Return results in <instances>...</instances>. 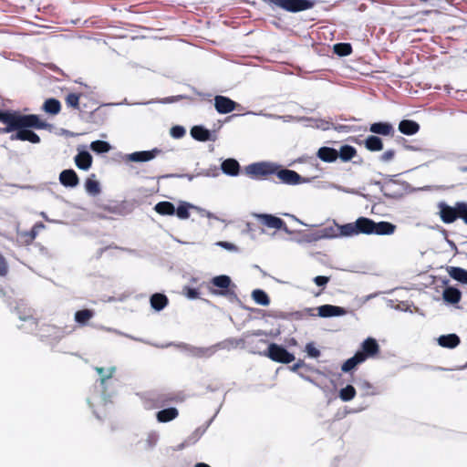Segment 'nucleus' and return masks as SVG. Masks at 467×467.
I'll use <instances>...</instances> for the list:
<instances>
[{
    "label": "nucleus",
    "mask_w": 467,
    "mask_h": 467,
    "mask_svg": "<svg viewBox=\"0 0 467 467\" xmlns=\"http://www.w3.org/2000/svg\"><path fill=\"white\" fill-rule=\"evenodd\" d=\"M96 370L99 373V375L100 376L101 384H104L107 379H109L112 377L115 369L113 368H111L106 370L104 368L98 367V368H96Z\"/></svg>",
    "instance_id": "obj_45"
},
{
    "label": "nucleus",
    "mask_w": 467,
    "mask_h": 467,
    "mask_svg": "<svg viewBox=\"0 0 467 467\" xmlns=\"http://www.w3.org/2000/svg\"><path fill=\"white\" fill-rule=\"evenodd\" d=\"M211 284L213 286L221 288L220 290L210 288L212 294L216 296H227L229 293V287L232 284V280L228 275H222L212 278Z\"/></svg>",
    "instance_id": "obj_9"
},
{
    "label": "nucleus",
    "mask_w": 467,
    "mask_h": 467,
    "mask_svg": "<svg viewBox=\"0 0 467 467\" xmlns=\"http://www.w3.org/2000/svg\"><path fill=\"white\" fill-rule=\"evenodd\" d=\"M70 331H67L65 328L52 325V324H42L39 327V336L41 337L51 338L59 340L63 338Z\"/></svg>",
    "instance_id": "obj_8"
},
{
    "label": "nucleus",
    "mask_w": 467,
    "mask_h": 467,
    "mask_svg": "<svg viewBox=\"0 0 467 467\" xmlns=\"http://www.w3.org/2000/svg\"><path fill=\"white\" fill-rule=\"evenodd\" d=\"M329 282V277L317 275L314 278V283L318 286H325Z\"/></svg>",
    "instance_id": "obj_54"
},
{
    "label": "nucleus",
    "mask_w": 467,
    "mask_h": 467,
    "mask_svg": "<svg viewBox=\"0 0 467 467\" xmlns=\"http://www.w3.org/2000/svg\"><path fill=\"white\" fill-rule=\"evenodd\" d=\"M85 190L92 196H97L100 193L101 188L99 181L96 179V174H90L85 181Z\"/></svg>",
    "instance_id": "obj_22"
},
{
    "label": "nucleus",
    "mask_w": 467,
    "mask_h": 467,
    "mask_svg": "<svg viewBox=\"0 0 467 467\" xmlns=\"http://www.w3.org/2000/svg\"><path fill=\"white\" fill-rule=\"evenodd\" d=\"M268 2L293 13L310 9L314 5V3L309 0H268Z\"/></svg>",
    "instance_id": "obj_4"
},
{
    "label": "nucleus",
    "mask_w": 467,
    "mask_h": 467,
    "mask_svg": "<svg viewBox=\"0 0 467 467\" xmlns=\"http://www.w3.org/2000/svg\"><path fill=\"white\" fill-rule=\"evenodd\" d=\"M338 152V158L342 161H349L357 155V150L353 146L350 145H343L340 147Z\"/></svg>",
    "instance_id": "obj_35"
},
{
    "label": "nucleus",
    "mask_w": 467,
    "mask_h": 467,
    "mask_svg": "<svg viewBox=\"0 0 467 467\" xmlns=\"http://www.w3.org/2000/svg\"><path fill=\"white\" fill-rule=\"evenodd\" d=\"M75 163L80 170L87 171L92 165V156L88 151L82 150L75 156Z\"/></svg>",
    "instance_id": "obj_17"
},
{
    "label": "nucleus",
    "mask_w": 467,
    "mask_h": 467,
    "mask_svg": "<svg viewBox=\"0 0 467 467\" xmlns=\"http://www.w3.org/2000/svg\"><path fill=\"white\" fill-rule=\"evenodd\" d=\"M346 314V310L343 307L332 306V305H323L318 307V315L321 317H338Z\"/></svg>",
    "instance_id": "obj_16"
},
{
    "label": "nucleus",
    "mask_w": 467,
    "mask_h": 467,
    "mask_svg": "<svg viewBox=\"0 0 467 467\" xmlns=\"http://www.w3.org/2000/svg\"><path fill=\"white\" fill-rule=\"evenodd\" d=\"M38 225H34L31 230L24 231L18 234L19 239L22 244L28 245L31 244L37 235Z\"/></svg>",
    "instance_id": "obj_34"
},
{
    "label": "nucleus",
    "mask_w": 467,
    "mask_h": 467,
    "mask_svg": "<svg viewBox=\"0 0 467 467\" xmlns=\"http://www.w3.org/2000/svg\"><path fill=\"white\" fill-rule=\"evenodd\" d=\"M306 351L308 356L312 358H317L320 356V351L312 343H308L306 346Z\"/></svg>",
    "instance_id": "obj_51"
},
{
    "label": "nucleus",
    "mask_w": 467,
    "mask_h": 467,
    "mask_svg": "<svg viewBox=\"0 0 467 467\" xmlns=\"http://www.w3.org/2000/svg\"><path fill=\"white\" fill-rule=\"evenodd\" d=\"M265 355L273 361L284 364H289L295 360V356L292 353L275 343L269 344Z\"/></svg>",
    "instance_id": "obj_5"
},
{
    "label": "nucleus",
    "mask_w": 467,
    "mask_h": 467,
    "mask_svg": "<svg viewBox=\"0 0 467 467\" xmlns=\"http://www.w3.org/2000/svg\"><path fill=\"white\" fill-rule=\"evenodd\" d=\"M355 223H349L343 225H338L339 236H352L358 235V229L355 227Z\"/></svg>",
    "instance_id": "obj_38"
},
{
    "label": "nucleus",
    "mask_w": 467,
    "mask_h": 467,
    "mask_svg": "<svg viewBox=\"0 0 467 467\" xmlns=\"http://www.w3.org/2000/svg\"><path fill=\"white\" fill-rule=\"evenodd\" d=\"M364 362V358L361 354H356L350 358L347 359L341 366L343 372H349L354 369L358 365Z\"/></svg>",
    "instance_id": "obj_29"
},
{
    "label": "nucleus",
    "mask_w": 467,
    "mask_h": 467,
    "mask_svg": "<svg viewBox=\"0 0 467 467\" xmlns=\"http://www.w3.org/2000/svg\"><path fill=\"white\" fill-rule=\"evenodd\" d=\"M459 218L467 224V202H459Z\"/></svg>",
    "instance_id": "obj_48"
},
{
    "label": "nucleus",
    "mask_w": 467,
    "mask_h": 467,
    "mask_svg": "<svg viewBox=\"0 0 467 467\" xmlns=\"http://www.w3.org/2000/svg\"><path fill=\"white\" fill-rule=\"evenodd\" d=\"M176 399L173 397V396H168V395H163V396H161L158 400H157V404L155 405V407L159 408V407H162L170 402H172L174 401Z\"/></svg>",
    "instance_id": "obj_49"
},
{
    "label": "nucleus",
    "mask_w": 467,
    "mask_h": 467,
    "mask_svg": "<svg viewBox=\"0 0 467 467\" xmlns=\"http://www.w3.org/2000/svg\"><path fill=\"white\" fill-rule=\"evenodd\" d=\"M0 122L5 124V127L2 129V132L9 133L15 131V129L30 122V119L27 117H20V111L17 110L0 109Z\"/></svg>",
    "instance_id": "obj_2"
},
{
    "label": "nucleus",
    "mask_w": 467,
    "mask_h": 467,
    "mask_svg": "<svg viewBox=\"0 0 467 467\" xmlns=\"http://www.w3.org/2000/svg\"><path fill=\"white\" fill-rule=\"evenodd\" d=\"M380 348L377 340L373 337H368L361 343L360 348L356 352V354H361L365 362L368 358L377 357Z\"/></svg>",
    "instance_id": "obj_7"
},
{
    "label": "nucleus",
    "mask_w": 467,
    "mask_h": 467,
    "mask_svg": "<svg viewBox=\"0 0 467 467\" xmlns=\"http://www.w3.org/2000/svg\"><path fill=\"white\" fill-rule=\"evenodd\" d=\"M20 117L29 118L30 122L22 127L15 129L16 133L11 136V140H19L23 141L26 140L35 144L39 143L40 137L29 129L44 130L47 129L48 124L45 120H42L39 116L36 114H22L20 112Z\"/></svg>",
    "instance_id": "obj_1"
},
{
    "label": "nucleus",
    "mask_w": 467,
    "mask_h": 467,
    "mask_svg": "<svg viewBox=\"0 0 467 467\" xmlns=\"http://www.w3.org/2000/svg\"><path fill=\"white\" fill-rule=\"evenodd\" d=\"M221 169L223 173L230 176H236L240 171V165L234 159H227L223 161Z\"/></svg>",
    "instance_id": "obj_25"
},
{
    "label": "nucleus",
    "mask_w": 467,
    "mask_h": 467,
    "mask_svg": "<svg viewBox=\"0 0 467 467\" xmlns=\"http://www.w3.org/2000/svg\"><path fill=\"white\" fill-rule=\"evenodd\" d=\"M395 153L396 152L394 150H388L382 153V155L380 156V160L385 162L390 161L391 160H393Z\"/></svg>",
    "instance_id": "obj_52"
},
{
    "label": "nucleus",
    "mask_w": 467,
    "mask_h": 467,
    "mask_svg": "<svg viewBox=\"0 0 467 467\" xmlns=\"http://www.w3.org/2000/svg\"><path fill=\"white\" fill-rule=\"evenodd\" d=\"M0 131H2V130L0 129Z\"/></svg>",
    "instance_id": "obj_61"
},
{
    "label": "nucleus",
    "mask_w": 467,
    "mask_h": 467,
    "mask_svg": "<svg viewBox=\"0 0 467 467\" xmlns=\"http://www.w3.org/2000/svg\"><path fill=\"white\" fill-rule=\"evenodd\" d=\"M358 387L359 389L363 391V395L365 396H370V395H376L377 389L368 380H360L357 382Z\"/></svg>",
    "instance_id": "obj_42"
},
{
    "label": "nucleus",
    "mask_w": 467,
    "mask_h": 467,
    "mask_svg": "<svg viewBox=\"0 0 467 467\" xmlns=\"http://www.w3.org/2000/svg\"><path fill=\"white\" fill-rule=\"evenodd\" d=\"M179 416V410L176 408L171 407L161 410L157 412L156 418L159 422H169L175 420Z\"/></svg>",
    "instance_id": "obj_23"
},
{
    "label": "nucleus",
    "mask_w": 467,
    "mask_h": 467,
    "mask_svg": "<svg viewBox=\"0 0 467 467\" xmlns=\"http://www.w3.org/2000/svg\"><path fill=\"white\" fill-rule=\"evenodd\" d=\"M399 130L405 135H414L420 130V125L410 119H403L399 124Z\"/></svg>",
    "instance_id": "obj_24"
},
{
    "label": "nucleus",
    "mask_w": 467,
    "mask_h": 467,
    "mask_svg": "<svg viewBox=\"0 0 467 467\" xmlns=\"http://www.w3.org/2000/svg\"><path fill=\"white\" fill-rule=\"evenodd\" d=\"M322 236L327 238H336L339 237L338 224H336L335 227H326L322 230Z\"/></svg>",
    "instance_id": "obj_46"
},
{
    "label": "nucleus",
    "mask_w": 467,
    "mask_h": 467,
    "mask_svg": "<svg viewBox=\"0 0 467 467\" xmlns=\"http://www.w3.org/2000/svg\"><path fill=\"white\" fill-rule=\"evenodd\" d=\"M333 49L339 57H346L352 53V47L349 43H337L334 46Z\"/></svg>",
    "instance_id": "obj_40"
},
{
    "label": "nucleus",
    "mask_w": 467,
    "mask_h": 467,
    "mask_svg": "<svg viewBox=\"0 0 467 467\" xmlns=\"http://www.w3.org/2000/svg\"><path fill=\"white\" fill-rule=\"evenodd\" d=\"M442 296L447 303L457 304L462 299V293L458 288L448 286L443 290Z\"/></svg>",
    "instance_id": "obj_26"
},
{
    "label": "nucleus",
    "mask_w": 467,
    "mask_h": 467,
    "mask_svg": "<svg viewBox=\"0 0 467 467\" xmlns=\"http://www.w3.org/2000/svg\"><path fill=\"white\" fill-rule=\"evenodd\" d=\"M462 171H467V168H462Z\"/></svg>",
    "instance_id": "obj_60"
},
{
    "label": "nucleus",
    "mask_w": 467,
    "mask_h": 467,
    "mask_svg": "<svg viewBox=\"0 0 467 467\" xmlns=\"http://www.w3.org/2000/svg\"><path fill=\"white\" fill-rule=\"evenodd\" d=\"M216 110L221 114L230 113L235 109L236 102L224 96H216L214 99Z\"/></svg>",
    "instance_id": "obj_11"
},
{
    "label": "nucleus",
    "mask_w": 467,
    "mask_h": 467,
    "mask_svg": "<svg viewBox=\"0 0 467 467\" xmlns=\"http://www.w3.org/2000/svg\"><path fill=\"white\" fill-rule=\"evenodd\" d=\"M8 272V266L5 257L0 254V275L4 276Z\"/></svg>",
    "instance_id": "obj_53"
},
{
    "label": "nucleus",
    "mask_w": 467,
    "mask_h": 467,
    "mask_svg": "<svg viewBox=\"0 0 467 467\" xmlns=\"http://www.w3.org/2000/svg\"><path fill=\"white\" fill-rule=\"evenodd\" d=\"M439 215L444 223H452L459 218V202L455 203L454 207L448 205L444 202L438 203Z\"/></svg>",
    "instance_id": "obj_6"
},
{
    "label": "nucleus",
    "mask_w": 467,
    "mask_h": 467,
    "mask_svg": "<svg viewBox=\"0 0 467 467\" xmlns=\"http://www.w3.org/2000/svg\"><path fill=\"white\" fill-rule=\"evenodd\" d=\"M185 134V130L182 126H174L171 129V135L175 139H180Z\"/></svg>",
    "instance_id": "obj_50"
},
{
    "label": "nucleus",
    "mask_w": 467,
    "mask_h": 467,
    "mask_svg": "<svg viewBox=\"0 0 467 467\" xmlns=\"http://www.w3.org/2000/svg\"><path fill=\"white\" fill-rule=\"evenodd\" d=\"M154 210L161 215H173L175 213V206L167 201L158 202L154 206Z\"/></svg>",
    "instance_id": "obj_32"
},
{
    "label": "nucleus",
    "mask_w": 467,
    "mask_h": 467,
    "mask_svg": "<svg viewBox=\"0 0 467 467\" xmlns=\"http://www.w3.org/2000/svg\"><path fill=\"white\" fill-rule=\"evenodd\" d=\"M59 182L65 187L74 188L79 183V178L74 170L68 169L60 172Z\"/></svg>",
    "instance_id": "obj_13"
},
{
    "label": "nucleus",
    "mask_w": 467,
    "mask_h": 467,
    "mask_svg": "<svg viewBox=\"0 0 467 467\" xmlns=\"http://www.w3.org/2000/svg\"><path fill=\"white\" fill-rule=\"evenodd\" d=\"M447 271L449 275L454 280L467 284V270L457 266H450Z\"/></svg>",
    "instance_id": "obj_33"
},
{
    "label": "nucleus",
    "mask_w": 467,
    "mask_h": 467,
    "mask_svg": "<svg viewBox=\"0 0 467 467\" xmlns=\"http://www.w3.org/2000/svg\"><path fill=\"white\" fill-rule=\"evenodd\" d=\"M182 294L189 299H196L200 296L198 289L190 286H184L182 289Z\"/></svg>",
    "instance_id": "obj_47"
},
{
    "label": "nucleus",
    "mask_w": 467,
    "mask_h": 467,
    "mask_svg": "<svg viewBox=\"0 0 467 467\" xmlns=\"http://www.w3.org/2000/svg\"><path fill=\"white\" fill-rule=\"evenodd\" d=\"M364 145L370 151H379L383 149L382 140L375 135L368 136L365 140Z\"/></svg>",
    "instance_id": "obj_30"
},
{
    "label": "nucleus",
    "mask_w": 467,
    "mask_h": 467,
    "mask_svg": "<svg viewBox=\"0 0 467 467\" xmlns=\"http://www.w3.org/2000/svg\"><path fill=\"white\" fill-rule=\"evenodd\" d=\"M150 302L153 309L161 311L168 305L169 300L165 295L156 293L150 296Z\"/></svg>",
    "instance_id": "obj_27"
},
{
    "label": "nucleus",
    "mask_w": 467,
    "mask_h": 467,
    "mask_svg": "<svg viewBox=\"0 0 467 467\" xmlns=\"http://www.w3.org/2000/svg\"><path fill=\"white\" fill-rule=\"evenodd\" d=\"M339 398L343 401H350L356 396V389L352 385H347L339 391Z\"/></svg>",
    "instance_id": "obj_39"
},
{
    "label": "nucleus",
    "mask_w": 467,
    "mask_h": 467,
    "mask_svg": "<svg viewBox=\"0 0 467 467\" xmlns=\"http://www.w3.org/2000/svg\"><path fill=\"white\" fill-rule=\"evenodd\" d=\"M104 210L109 211L110 213H118L119 212L118 211L119 210L118 207L105 206Z\"/></svg>",
    "instance_id": "obj_58"
},
{
    "label": "nucleus",
    "mask_w": 467,
    "mask_h": 467,
    "mask_svg": "<svg viewBox=\"0 0 467 467\" xmlns=\"http://www.w3.org/2000/svg\"><path fill=\"white\" fill-rule=\"evenodd\" d=\"M275 174L280 182L290 185H296L306 182V180L303 179L296 171L288 169H277Z\"/></svg>",
    "instance_id": "obj_10"
},
{
    "label": "nucleus",
    "mask_w": 467,
    "mask_h": 467,
    "mask_svg": "<svg viewBox=\"0 0 467 467\" xmlns=\"http://www.w3.org/2000/svg\"><path fill=\"white\" fill-rule=\"evenodd\" d=\"M42 109L47 113L57 115L61 110V104L58 99L51 98L44 102Z\"/></svg>",
    "instance_id": "obj_31"
},
{
    "label": "nucleus",
    "mask_w": 467,
    "mask_h": 467,
    "mask_svg": "<svg viewBox=\"0 0 467 467\" xmlns=\"http://www.w3.org/2000/svg\"><path fill=\"white\" fill-rule=\"evenodd\" d=\"M194 467H211V466L204 462H198L195 464Z\"/></svg>",
    "instance_id": "obj_59"
},
{
    "label": "nucleus",
    "mask_w": 467,
    "mask_h": 467,
    "mask_svg": "<svg viewBox=\"0 0 467 467\" xmlns=\"http://www.w3.org/2000/svg\"><path fill=\"white\" fill-rule=\"evenodd\" d=\"M217 244L227 249V250H234L235 249L234 244L228 243V242H219Z\"/></svg>",
    "instance_id": "obj_55"
},
{
    "label": "nucleus",
    "mask_w": 467,
    "mask_h": 467,
    "mask_svg": "<svg viewBox=\"0 0 467 467\" xmlns=\"http://www.w3.org/2000/svg\"><path fill=\"white\" fill-rule=\"evenodd\" d=\"M257 217L260 223L268 228L286 230L285 223L279 217L274 216L272 214H258Z\"/></svg>",
    "instance_id": "obj_12"
},
{
    "label": "nucleus",
    "mask_w": 467,
    "mask_h": 467,
    "mask_svg": "<svg viewBox=\"0 0 467 467\" xmlns=\"http://www.w3.org/2000/svg\"><path fill=\"white\" fill-rule=\"evenodd\" d=\"M192 137L199 141H207L211 140V132L202 126H194L191 130Z\"/></svg>",
    "instance_id": "obj_28"
},
{
    "label": "nucleus",
    "mask_w": 467,
    "mask_h": 467,
    "mask_svg": "<svg viewBox=\"0 0 467 467\" xmlns=\"http://www.w3.org/2000/svg\"><path fill=\"white\" fill-rule=\"evenodd\" d=\"M277 166L270 162H255L245 167V173L252 179L265 180L276 172Z\"/></svg>",
    "instance_id": "obj_3"
},
{
    "label": "nucleus",
    "mask_w": 467,
    "mask_h": 467,
    "mask_svg": "<svg viewBox=\"0 0 467 467\" xmlns=\"http://www.w3.org/2000/svg\"><path fill=\"white\" fill-rule=\"evenodd\" d=\"M94 316V312L90 309H82L75 313V320L80 325H86Z\"/></svg>",
    "instance_id": "obj_36"
},
{
    "label": "nucleus",
    "mask_w": 467,
    "mask_h": 467,
    "mask_svg": "<svg viewBox=\"0 0 467 467\" xmlns=\"http://www.w3.org/2000/svg\"><path fill=\"white\" fill-rule=\"evenodd\" d=\"M374 221L367 217H359L356 221L358 234H373Z\"/></svg>",
    "instance_id": "obj_18"
},
{
    "label": "nucleus",
    "mask_w": 467,
    "mask_h": 467,
    "mask_svg": "<svg viewBox=\"0 0 467 467\" xmlns=\"http://www.w3.org/2000/svg\"><path fill=\"white\" fill-rule=\"evenodd\" d=\"M438 343L445 348H455L460 345L461 339L456 334H448L439 337Z\"/></svg>",
    "instance_id": "obj_21"
},
{
    "label": "nucleus",
    "mask_w": 467,
    "mask_h": 467,
    "mask_svg": "<svg viewBox=\"0 0 467 467\" xmlns=\"http://www.w3.org/2000/svg\"><path fill=\"white\" fill-rule=\"evenodd\" d=\"M253 336L260 337V336H267V333L262 329H258L252 332Z\"/></svg>",
    "instance_id": "obj_56"
},
{
    "label": "nucleus",
    "mask_w": 467,
    "mask_h": 467,
    "mask_svg": "<svg viewBox=\"0 0 467 467\" xmlns=\"http://www.w3.org/2000/svg\"><path fill=\"white\" fill-rule=\"evenodd\" d=\"M79 98L80 95L77 93H69L67 95L65 101L67 107H71L75 109H79Z\"/></svg>",
    "instance_id": "obj_43"
},
{
    "label": "nucleus",
    "mask_w": 467,
    "mask_h": 467,
    "mask_svg": "<svg viewBox=\"0 0 467 467\" xmlns=\"http://www.w3.org/2000/svg\"><path fill=\"white\" fill-rule=\"evenodd\" d=\"M27 322L30 324V326L38 327V322L36 318H33V317L28 318Z\"/></svg>",
    "instance_id": "obj_57"
},
{
    "label": "nucleus",
    "mask_w": 467,
    "mask_h": 467,
    "mask_svg": "<svg viewBox=\"0 0 467 467\" xmlns=\"http://www.w3.org/2000/svg\"><path fill=\"white\" fill-rule=\"evenodd\" d=\"M90 149L97 153H106L109 151L110 145L104 140H95L91 142Z\"/></svg>",
    "instance_id": "obj_41"
},
{
    "label": "nucleus",
    "mask_w": 467,
    "mask_h": 467,
    "mask_svg": "<svg viewBox=\"0 0 467 467\" xmlns=\"http://www.w3.org/2000/svg\"><path fill=\"white\" fill-rule=\"evenodd\" d=\"M317 156L325 162H334L338 158V152L330 147H321L317 150Z\"/></svg>",
    "instance_id": "obj_19"
},
{
    "label": "nucleus",
    "mask_w": 467,
    "mask_h": 467,
    "mask_svg": "<svg viewBox=\"0 0 467 467\" xmlns=\"http://www.w3.org/2000/svg\"><path fill=\"white\" fill-rule=\"evenodd\" d=\"M161 150L155 148L151 150L136 151L128 155V160L135 162L149 161L154 159Z\"/></svg>",
    "instance_id": "obj_14"
},
{
    "label": "nucleus",
    "mask_w": 467,
    "mask_h": 467,
    "mask_svg": "<svg viewBox=\"0 0 467 467\" xmlns=\"http://www.w3.org/2000/svg\"><path fill=\"white\" fill-rule=\"evenodd\" d=\"M252 298L261 306H268L270 298L268 295L262 289H255L252 292Z\"/></svg>",
    "instance_id": "obj_37"
},
{
    "label": "nucleus",
    "mask_w": 467,
    "mask_h": 467,
    "mask_svg": "<svg viewBox=\"0 0 467 467\" xmlns=\"http://www.w3.org/2000/svg\"><path fill=\"white\" fill-rule=\"evenodd\" d=\"M396 230V225L389 222L375 223L373 226V234L389 235Z\"/></svg>",
    "instance_id": "obj_20"
},
{
    "label": "nucleus",
    "mask_w": 467,
    "mask_h": 467,
    "mask_svg": "<svg viewBox=\"0 0 467 467\" xmlns=\"http://www.w3.org/2000/svg\"><path fill=\"white\" fill-rule=\"evenodd\" d=\"M190 207L191 205L189 203L181 204L177 209H175L176 215L182 220L188 219L190 217Z\"/></svg>",
    "instance_id": "obj_44"
},
{
    "label": "nucleus",
    "mask_w": 467,
    "mask_h": 467,
    "mask_svg": "<svg viewBox=\"0 0 467 467\" xmlns=\"http://www.w3.org/2000/svg\"><path fill=\"white\" fill-rule=\"evenodd\" d=\"M369 131L382 136H393L395 130L389 122H375L369 127Z\"/></svg>",
    "instance_id": "obj_15"
}]
</instances>
